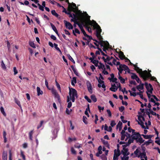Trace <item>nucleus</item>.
I'll return each mask as SVG.
<instances>
[{"label": "nucleus", "instance_id": "f257e3e1", "mask_svg": "<svg viewBox=\"0 0 160 160\" xmlns=\"http://www.w3.org/2000/svg\"><path fill=\"white\" fill-rule=\"evenodd\" d=\"M132 137L133 139L135 141L136 143H139V145L145 141V140L141 137V134L138 132H136L133 134H132Z\"/></svg>", "mask_w": 160, "mask_h": 160}, {"label": "nucleus", "instance_id": "f03ea898", "mask_svg": "<svg viewBox=\"0 0 160 160\" xmlns=\"http://www.w3.org/2000/svg\"><path fill=\"white\" fill-rule=\"evenodd\" d=\"M144 72L141 78H142L144 81H146L148 78H150L152 80L155 81L158 83H159L156 78L155 77L152 76L150 72H148V71L146 70L144 71Z\"/></svg>", "mask_w": 160, "mask_h": 160}, {"label": "nucleus", "instance_id": "7ed1b4c3", "mask_svg": "<svg viewBox=\"0 0 160 160\" xmlns=\"http://www.w3.org/2000/svg\"><path fill=\"white\" fill-rule=\"evenodd\" d=\"M69 95L71 97V100L72 102L75 101V97L78 98V92L76 90L72 88H69Z\"/></svg>", "mask_w": 160, "mask_h": 160}, {"label": "nucleus", "instance_id": "20e7f679", "mask_svg": "<svg viewBox=\"0 0 160 160\" xmlns=\"http://www.w3.org/2000/svg\"><path fill=\"white\" fill-rule=\"evenodd\" d=\"M94 20H92V21L90 20V19H89L88 20H87L84 19H81L80 20V22L82 23V24H84V26L85 25L87 26H88V25L92 26L93 24L94 25L93 23V22Z\"/></svg>", "mask_w": 160, "mask_h": 160}, {"label": "nucleus", "instance_id": "39448f33", "mask_svg": "<svg viewBox=\"0 0 160 160\" xmlns=\"http://www.w3.org/2000/svg\"><path fill=\"white\" fill-rule=\"evenodd\" d=\"M133 66L134 67V69L138 73L140 77H141L144 73V71H142L141 69H140L137 66V65L136 64L133 65Z\"/></svg>", "mask_w": 160, "mask_h": 160}, {"label": "nucleus", "instance_id": "423d86ee", "mask_svg": "<svg viewBox=\"0 0 160 160\" xmlns=\"http://www.w3.org/2000/svg\"><path fill=\"white\" fill-rule=\"evenodd\" d=\"M145 85L148 92L152 94L153 91V88L152 85L150 83L148 84V82H146Z\"/></svg>", "mask_w": 160, "mask_h": 160}, {"label": "nucleus", "instance_id": "0eeeda50", "mask_svg": "<svg viewBox=\"0 0 160 160\" xmlns=\"http://www.w3.org/2000/svg\"><path fill=\"white\" fill-rule=\"evenodd\" d=\"M94 24V27L96 29V33H101L102 32V29L99 25L95 21H93Z\"/></svg>", "mask_w": 160, "mask_h": 160}, {"label": "nucleus", "instance_id": "6e6552de", "mask_svg": "<svg viewBox=\"0 0 160 160\" xmlns=\"http://www.w3.org/2000/svg\"><path fill=\"white\" fill-rule=\"evenodd\" d=\"M99 44L100 45L101 48L102 47H105L108 48H110V45L109 42L107 41H99Z\"/></svg>", "mask_w": 160, "mask_h": 160}, {"label": "nucleus", "instance_id": "1a4fd4ad", "mask_svg": "<svg viewBox=\"0 0 160 160\" xmlns=\"http://www.w3.org/2000/svg\"><path fill=\"white\" fill-rule=\"evenodd\" d=\"M68 7L69 8H70L71 11H72L75 13L76 14H78V12H81L80 11L78 10V7L73 8L72 7V6L70 5H68Z\"/></svg>", "mask_w": 160, "mask_h": 160}, {"label": "nucleus", "instance_id": "9d476101", "mask_svg": "<svg viewBox=\"0 0 160 160\" xmlns=\"http://www.w3.org/2000/svg\"><path fill=\"white\" fill-rule=\"evenodd\" d=\"M64 22L65 24V26L67 28L69 29H72L73 26L69 22L67 21L66 20L64 21Z\"/></svg>", "mask_w": 160, "mask_h": 160}, {"label": "nucleus", "instance_id": "9b49d317", "mask_svg": "<svg viewBox=\"0 0 160 160\" xmlns=\"http://www.w3.org/2000/svg\"><path fill=\"white\" fill-rule=\"evenodd\" d=\"M134 141V140L133 139L132 137L129 138L128 142L126 143V145H122V147H127L131 143H133Z\"/></svg>", "mask_w": 160, "mask_h": 160}, {"label": "nucleus", "instance_id": "f8f14e48", "mask_svg": "<svg viewBox=\"0 0 160 160\" xmlns=\"http://www.w3.org/2000/svg\"><path fill=\"white\" fill-rule=\"evenodd\" d=\"M126 147H123V149L122 151V153L124 157L126 156V153H127L128 150V148H125Z\"/></svg>", "mask_w": 160, "mask_h": 160}, {"label": "nucleus", "instance_id": "ddd939ff", "mask_svg": "<svg viewBox=\"0 0 160 160\" xmlns=\"http://www.w3.org/2000/svg\"><path fill=\"white\" fill-rule=\"evenodd\" d=\"M82 26H84V24H82V23H81V24L80 25H79V27L80 28L81 31L82 32V33H83L84 36L85 34H86V33L85 31H84V30Z\"/></svg>", "mask_w": 160, "mask_h": 160}, {"label": "nucleus", "instance_id": "4468645a", "mask_svg": "<svg viewBox=\"0 0 160 160\" xmlns=\"http://www.w3.org/2000/svg\"><path fill=\"white\" fill-rule=\"evenodd\" d=\"M119 57L121 59H123V58H125V56L124 55L123 52L120 51L118 53Z\"/></svg>", "mask_w": 160, "mask_h": 160}, {"label": "nucleus", "instance_id": "2eb2a0df", "mask_svg": "<svg viewBox=\"0 0 160 160\" xmlns=\"http://www.w3.org/2000/svg\"><path fill=\"white\" fill-rule=\"evenodd\" d=\"M144 84L143 83H140L139 85L136 87V88L139 91H140V89L143 90L144 89Z\"/></svg>", "mask_w": 160, "mask_h": 160}, {"label": "nucleus", "instance_id": "dca6fc26", "mask_svg": "<svg viewBox=\"0 0 160 160\" xmlns=\"http://www.w3.org/2000/svg\"><path fill=\"white\" fill-rule=\"evenodd\" d=\"M120 68H121L122 69H123V70H126L128 69V67L125 64H121L119 66Z\"/></svg>", "mask_w": 160, "mask_h": 160}, {"label": "nucleus", "instance_id": "f3484780", "mask_svg": "<svg viewBox=\"0 0 160 160\" xmlns=\"http://www.w3.org/2000/svg\"><path fill=\"white\" fill-rule=\"evenodd\" d=\"M53 93L55 96V97H56L58 101H59L60 100V98L59 94L57 93V92L56 90H53L52 91Z\"/></svg>", "mask_w": 160, "mask_h": 160}, {"label": "nucleus", "instance_id": "a211bd4d", "mask_svg": "<svg viewBox=\"0 0 160 160\" xmlns=\"http://www.w3.org/2000/svg\"><path fill=\"white\" fill-rule=\"evenodd\" d=\"M37 95L38 96H39L40 95H42L43 94L42 91L41 90L40 88L39 87H37Z\"/></svg>", "mask_w": 160, "mask_h": 160}, {"label": "nucleus", "instance_id": "6ab92c4d", "mask_svg": "<svg viewBox=\"0 0 160 160\" xmlns=\"http://www.w3.org/2000/svg\"><path fill=\"white\" fill-rule=\"evenodd\" d=\"M120 155V152L119 150L116 151V150L115 149L114 150V155L117 156V157H119Z\"/></svg>", "mask_w": 160, "mask_h": 160}, {"label": "nucleus", "instance_id": "aec40b11", "mask_svg": "<svg viewBox=\"0 0 160 160\" xmlns=\"http://www.w3.org/2000/svg\"><path fill=\"white\" fill-rule=\"evenodd\" d=\"M72 33H73V35L75 36H77L76 33H77L78 34H80V32L78 30V29H77L76 28H75L74 30H72Z\"/></svg>", "mask_w": 160, "mask_h": 160}, {"label": "nucleus", "instance_id": "412c9836", "mask_svg": "<svg viewBox=\"0 0 160 160\" xmlns=\"http://www.w3.org/2000/svg\"><path fill=\"white\" fill-rule=\"evenodd\" d=\"M100 65H98V66L99 69H105V66L101 62H99Z\"/></svg>", "mask_w": 160, "mask_h": 160}, {"label": "nucleus", "instance_id": "4be33fe9", "mask_svg": "<svg viewBox=\"0 0 160 160\" xmlns=\"http://www.w3.org/2000/svg\"><path fill=\"white\" fill-rule=\"evenodd\" d=\"M152 140L151 139H149L148 141L144 142V143L142 145H146V146L149 145L150 143H152Z\"/></svg>", "mask_w": 160, "mask_h": 160}, {"label": "nucleus", "instance_id": "5701e85b", "mask_svg": "<svg viewBox=\"0 0 160 160\" xmlns=\"http://www.w3.org/2000/svg\"><path fill=\"white\" fill-rule=\"evenodd\" d=\"M71 67L72 68V70L73 71L74 74L77 76H78V74L77 72V71L76 69L74 68V66L73 65H72L71 66Z\"/></svg>", "mask_w": 160, "mask_h": 160}, {"label": "nucleus", "instance_id": "b1692460", "mask_svg": "<svg viewBox=\"0 0 160 160\" xmlns=\"http://www.w3.org/2000/svg\"><path fill=\"white\" fill-rule=\"evenodd\" d=\"M7 153L5 152H3L2 154V159L3 160H7Z\"/></svg>", "mask_w": 160, "mask_h": 160}, {"label": "nucleus", "instance_id": "393cba45", "mask_svg": "<svg viewBox=\"0 0 160 160\" xmlns=\"http://www.w3.org/2000/svg\"><path fill=\"white\" fill-rule=\"evenodd\" d=\"M108 79L111 81H112V82H115L116 83H117V79L116 78H108Z\"/></svg>", "mask_w": 160, "mask_h": 160}, {"label": "nucleus", "instance_id": "a878e982", "mask_svg": "<svg viewBox=\"0 0 160 160\" xmlns=\"http://www.w3.org/2000/svg\"><path fill=\"white\" fill-rule=\"evenodd\" d=\"M146 155V153L145 151L143 152L142 153H140V155H138L137 157L138 158L140 157L141 158H143V157Z\"/></svg>", "mask_w": 160, "mask_h": 160}, {"label": "nucleus", "instance_id": "bb28decb", "mask_svg": "<svg viewBox=\"0 0 160 160\" xmlns=\"http://www.w3.org/2000/svg\"><path fill=\"white\" fill-rule=\"evenodd\" d=\"M73 18L74 19V20H76L77 22H79L78 21V15H79V14H76L74 13H73Z\"/></svg>", "mask_w": 160, "mask_h": 160}, {"label": "nucleus", "instance_id": "cd10ccee", "mask_svg": "<svg viewBox=\"0 0 160 160\" xmlns=\"http://www.w3.org/2000/svg\"><path fill=\"white\" fill-rule=\"evenodd\" d=\"M141 118L142 119V120L143 121H145V118L142 115H139L138 116V119L139 121L142 120Z\"/></svg>", "mask_w": 160, "mask_h": 160}, {"label": "nucleus", "instance_id": "c85d7f7f", "mask_svg": "<svg viewBox=\"0 0 160 160\" xmlns=\"http://www.w3.org/2000/svg\"><path fill=\"white\" fill-rule=\"evenodd\" d=\"M118 79L120 80L121 82L122 83H125V80L121 76H120L118 77Z\"/></svg>", "mask_w": 160, "mask_h": 160}, {"label": "nucleus", "instance_id": "c756f323", "mask_svg": "<svg viewBox=\"0 0 160 160\" xmlns=\"http://www.w3.org/2000/svg\"><path fill=\"white\" fill-rule=\"evenodd\" d=\"M91 99L94 102H97V99L95 96L94 95H92L91 96Z\"/></svg>", "mask_w": 160, "mask_h": 160}, {"label": "nucleus", "instance_id": "7c9ffc66", "mask_svg": "<svg viewBox=\"0 0 160 160\" xmlns=\"http://www.w3.org/2000/svg\"><path fill=\"white\" fill-rule=\"evenodd\" d=\"M51 13L52 15L56 17H58L59 16L58 14L56 12L55 10H52L51 11Z\"/></svg>", "mask_w": 160, "mask_h": 160}, {"label": "nucleus", "instance_id": "2f4dec72", "mask_svg": "<svg viewBox=\"0 0 160 160\" xmlns=\"http://www.w3.org/2000/svg\"><path fill=\"white\" fill-rule=\"evenodd\" d=\"M54 46L55 48L58 52H59L61 53H62V52L60 48L58 47V44L54 43Z\"/></svg>", "mask_w": 160, "mask_h": 160}, {"label": "nucleus", "instance_id": "473e14b6", "mask_svg": "<svg viewBox=\"0 0 160 160\" xmlns=\"http://www.w3.org/2000/svg\"><path fill=\"white\" fill-rule=\"evenodd\" d=\"M33 133V130L31 131L29 133V139L32 141V134Z\"/></svg>", "mask_w": 160, "mask_h": 160}, {"label": "nucleus", "instance_id": "72a5a7b5", "mask_svg": "<svg viewBox=\"0 0 160 160\" xmlns=\"http://www.w3.org/2000/svg\"><path fill=\"white\" fill-rule=\"evenodd\" d=\"M122 123L120 121H119L117 126V128L119 127L120 130L122 128Z\"/></svg>", "mask_w": 160, "mask_h": 160}, {"label": "nucleus", "instance_id": "f704fd0d", "mask_svg": "<svg viewBox=\"0 0 160 160\" xmlns=\"http://www.w3.org/2000/svg\"><path fill=\"white\" fill-rule=\"evenodd\" d=\"M132 75L131 76V78L132 79H135L138 77V76L135 73H132Z\"/></svg>", "mask_w": 160, "mask_h": 160}, {"label": "nucleus", "instance_id": "c9c22d12", "mask_svg": "<svg viewBox=\"0 0 160 160\" xmlns=\"http://www.w3.org/2000/svg\"><path fill=\"white\" fill-rule=\"evenodd\" d=\"M0 111H1V112H2V113L3 114V115L4 116H6V114L4 112V108H3V107H1L0 108Z\"/></svg>", "mask_w": 160, "mask_h": 160}, {"label": "nucleus", "instance_id": "e433bc0d", "mask_svg": "<svg viewBox=\"0 0 160 160\" xmlns=\"http://www.w3.org/2000/svg\"><path fill=\"white\" fill-rule=\"evenodd\" d=\"M128 131L129 132H132V134H133L135 133L136 132H135V130L133 129H132L130 127H129L128 128Z\"/></svg>", "mask_w": 160, "mask_h": 160}, {"label": "nucleus", "instance_id": "4c0bfd02", "mask_svg": "<svg viewBox=\"0 0 160 160\" xmlns=\"http://www.w3.org/2000/svg\"><path fill=\"white\" fill-rule=\"evenodd\" d=\"M19 3L21 5H24L25 4L26 5H28L29 4V2L27 0L25 1L24 3H23L22 2H19Z\"/></svg>", "mask_w": 160, "mask_h": 160}, {"label": "nucleus", "instance_id": "58836bf2", "mask_svg": "<svg viewBox=\"0 0 160 160\" xmlns=\"http://www.w3.org/2000/svg\"><path fill=\"white\" fill-rule=\"evenodd\" d=\"M29 43L30 46L32 48H36L35 45L34 44V43L33 42H32V41H29Z\"/></svg>", "mask_w": 160, "mask_h": 160}, {"label": "nucleus", "instance_id": "ea45409f", "mask_svg": "<svg viewBox=\"0 0 160 160\" xmlns=\"http://www.w3.org/2000/svg\"><path fill=\"white\" fill-rule=\"evenodd\" d=\"M50 25L52 28V29L55 32H56V31H58L56 27L52 23H50Z\"/></svg>", "mask_w": 160, "mask_h": 160}, {"label": "nucleus", "instance_id": "a19ab883", "mask_svg": "<svg viewBox=\"0 0 160 160\" xmlns=\"http://www.w3.org/2000/svg\"><path fill=\"white\" fill-rule=\"evenodd\" d=\"M100 158L102 160H107V158L106 156L102 154L100 156Z\"/></svg>", "mask_w": 160, "mask_h": 160}, {"label": "nucleus", "instance_id": "79ce46f5", "mask_svg": "<svg viewBox=\"0 0 160 160\" xmlns=\"http://www.w3.org/2000/svg\"><path fill=\"white\" fill-rule=\"evenodd\" d=\"M89 86H88V91L92 93V87L91 86V84L90 83H89Z\"/></svg>", "mask_w": 160, "mask_h": 160}, {"label": "nucleus", "instance_id": "37998d69", "mask_svg": "<svg viewBox=\"0 0 160 160\" xmlns=\"http://www.w3.org/2000/svg\"><path fill=\"white\" fill-rule=\"evenodd\" d=\"M144 138L145 139H151V138L152 137V135H145V136L144 137Z\"/></svg>", "mask_w": 160, "mask_h": 160}, {"label": "nucleus", "instance_id": "c03bdc74", "mask_svg": "<svg viewBox=\"0 0 160 160\" xmlns=\"http://www.w3.org/2000/svg\"><path fill=\"white\" fill-rule=\"evenodd\" d=\"M98 49L102 55L103 56L107 57L108 55L105 54L102 50L100 48H98Z\"/></svg>", "mask_w": 160, "mask_h": 160}, {"label": "nucleus", "instance_id": "a18cd8bd", "mask_svg": "<svg viewBox=\"0 0 160 160\" xmlns=\"http://www.w3.org/2000/svg\"><path fill=\"white\" fill-rule=\"evenodd\" d=\"M84 27L86 28L87 30H88L89 32H91V29L90 27L88 26H86V25L84 26Z\"/></svg>", "mask_w": 160, "mask_h": 160}, {"label": "nucleus", "instance_id": "49530a36", "mask_svg": "<svg viewBox=\"0 0 160 160\" xmlns=\"http://www.w3.org/2000/svg\"><path fill=\"white\" fill-rule=\"evenodd\" d=\"M38 5L39 6V8L40 10L42 11H44V7L42 6H41L39 3H38Z\"/></svg>", "mask_w": 160, "mask_h": 160}, {"label": "nucleus", "instance_id": "de8ad7c7", "mask_svg": "<svg viewBox=\"0 0 160 160\" xmlns=\"http://www.w3.org/2000/svg\"><path fill=\"white\" fill-rule=\"evenodd\" d=\"M68 58L72 62H73L74 63H75V62L73 60V59L72 58V57L69 55L68 54Z\"/></svg>", "mask_w": 160, "mask_h": 160}, {"label": "nucleus", "instance_id": "09e8293b", "mask_svg": "<svg viewBox=\"0 0 160 160\" xmlns=\"http://www.w3.org/2000/svg\"><path fill=\"white\" fill-rule=\"evenodd\" d=\"M118 75L119 76H120V74L122 73V71H123V69L120 68V67H119V68H118Z\"/></svg>", "mask_w": 160, "mask_h": 160}, {"label": "nucleus", "instance_id": "8fccbe9b", "mask_svg": "<svg viewBox=\"0 0 160 160\" xmlns=\"http://www.w3.org/2000/svg\"><path fill=\"white\" fill-rule=\"evenodd\" d=\"M86 119H87V118L85 116H83L82 121L85 124H87L88 123V122L86 120Z\"/></svg>", "mask_w": 160, "mask_h": 160}, {"label": "nucleus", "instance_id": "3c124183", "mask_svg": "<svg viewBox=\"0 0 160 160\" xmlns=\"http://www.w3.org/2000/svg\"><path fill=\"white\" fill-rule=\"evenodd\" d=\"M71 152L72 154H73L74 155H76V152L75 150L74 149V148L72 147L71 148Z\"/></svg>", "mask_w": 160, "mask_h": 160}, {"label": "nucleus", "instance_id": "603ef678", "mask_svg": "<svg viewBox=\"0 0 160 160\" xmlns=\"http://www.w3.org/2000/svg\"><path fill=\"white\" fill-rule=\"evenodd\" d=\"M128 92H130V94L131 96H132L134 97L136 96L137 94L136 92H133L132 93L131 91L130 90H129Z\"/></svg>", "mask_w": 160, "mask_h": 160}, {"label": "nucleus", "instance_id": "864d4df0", "mask_svg": "<svg viewBox=\"0 0 160 160\" xmlns=\"http://www.w3.org/2000/svg\"><path fill=\"white\" fill-rule=\"evenodd\" d=\"M1 67H2V68L3 69H6V68L5 64H4L3 61H2L1 62Z\"/></svg>", "mask_w": 160, "mask_h": 160}, {"label": "nucleus", "instance_id": "5fc2aeb1", "mask_svg": "<svg viewBox=\"0 0 160 160\" xmlns=\"http://www.w3.org/2000/svg\"><path fill=\"white\" fill-rule=\"evenodd\" d=\"M113 58H114L112 57H110L109 56L107 55L106 58L107 62V61H110L112 59H113Z\"/></svg>", "mask_w": 160, "mask_h": 160}, {"label": "nucleus", "instance_id": "6e6d98bb", "mask_svg": "<svg viewBox=\"0 0 160 160\" xmlns=\"http://www.w3.org/2000/svg\"><path fill=\"white\" fill-rule=\"evenodd\" d=\"M81 24V22L80 23L79 22H77V21H76L75 22H74V24H73V27L76 28V25L77 24L78 26H79V25H80Z\"/></svg>", "mask_w": 160, "mask_h": 160}, {"label": "nucleus", "instance_id": "4d7b16f0", "mask_svg": "<svg viewBox=\"0 0 160 160\" xmlns=\"http://www.w3.org/2000/svg\"><path fill=\"white\" fill-rule=\"evenodd\" d=\"M84 98L86 99L88 102L90 103L91 102V100L87 96H85Z\"/></svg>", "mask_w": 160, "mask_h": 160}, {"label": "nucleus", "instance_id": "13d9d810", "mask_svg": "<svg viewBox=\"0 0 160 160\" xmlns=\"http://www.w3.org/2000/svg\"><path fill=\"white\" fill-rule=\"evenodd\" d=\"M93 62V63L94 64L96 67H98V63H99V61L98 60H95Z\"/></svg>", "mask_w": 160, "mask_h": 160}, {"label": "nucleus", "instance_id": "bf43d9fd", "mask_svg": "<svg viewBox=\"0 0 160 160\" xmlns=\"http://www.w3.org/2000/svg\"><path fill=\"white\" fill-rule=\"evenodd\" d=\"M101 140L105 146L108 143L107 141H105L102 139H101Z\"/></svg>", "mask_w": 160, "mask_h": 160}, {"label": "nucleus", "instance_id": "052dcab7", "mask_svg": "<svg viewBox=\"0 0 160 160\" xmlns=\"http://www.w3.org/2000/svg\"><path fill=\"white\" fill-rule=\"evenodd\" d=\"M118 89V88H112L111 87L110 88V90L113 92H116Z\"/></svg>", "mask_w": 160, "mask_h": 160}, {"label": "nucleus", "instance_id": "680f3d73", "mask_svg": "<svg viewBox=\"0 0 160 160\" xmlns=\"http://www.w3.org/2000/svg\"><path fill=\"white\" fill-rule=\"evenodd\" d=\"M56 85L57 87L58 90L61 91V88L59 84L57 82V81L56 80Z\"/></svg>", "mask_w": 160, "mask_h": 160}, {"label": "nucleus", "instance_id": "e2e57ef3", "mask_svg": "<svg viewBox=\"0 0 160 160\" xmlns=\"http://www.w3.org/2000/svg\"><path fill=\"white\" fill-rule=\"evenodd\" d=\"M124 107L123 106H122L119 108V110L121 112H122L124 110Z\"/></svg>", "mask_w": 160, "mask_h": 160}, {"label": "nucleus", "instance_id": "0e129e2a", "mask_svg": "<svg viewBox=\"0 0 160 160\" xmlns=\"http://www.w3.org/2000/svg\"><path fill=\"white\" fill-rule=\"evenodd\" d=\"M149 111L150 112L151 114L152 115L156 116V113L155 112H154L151 109H149Z\"/></svg>", "mask_w": 160, "mask_h": 160}, {"label": "nucleus", "instance_id": "69168bd1", "mask_svg": "<svg viewBox=\"0 0 160 160\" xmlns=\"http://www.w3.org/2000/svg\"><path fill=\"white\" fill-rule=\"evenodd\" d=\"M116 123L115 121L114 120L112 121L111 123H110V125L112 127H114Z\"/></svg>", "mask_w": 160, "mask_h": 160}, {"label": "nucleus", "instance_id": "338daca9", "mask_svg": "<svg viewBox=\"0 0 160 160\" xmlns=\"http://www.w3.org/2000/svg\"><path fill=\"white\" fill-rule=\"evenodd\" d=\"M126 137L129 138H130L132 137V135H131V134L129 133H128V132H126L125 133Z\"/></svg>", "mask_w": 160, "mask_h": 160}, {"label": "nucleus", "instance_id": "774afa93", "mask_svg": "<svg viewBox=\"0 0 160 160\" xmlns=\"http://www.w3.org/2000/svg\"><path fill=\"white\" fill-rule=\"evenodd\" d=\"M129 83L131 84H133L134 85H137V83L135 81H131L129 82Z\"/></svg>", "mask_w": 160, "mask_h": 160}]
</instances>
